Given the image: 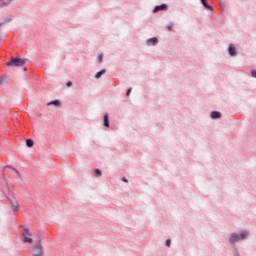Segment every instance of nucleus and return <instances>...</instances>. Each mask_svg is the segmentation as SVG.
<instances>
[{"label":"nucleus","instance_id":"obj_17","mask_svg":"<svg viewBox=\"0 0 256 256\" xmlns=\"http://www.w3.org/2000/svg\"><path fill=\"white\" fill-rule=\"evenodd\" d=\"M167 29H168V31H173V24H169V25L167 26Z\"/></svg>","mask_w":256,"mask_h":256},{"label":"nucleus","instance_id":"obj_22","mask_svg":"<svg viewBox=\"0 0 256 256\" xmlns=\"http://www.w3.org/2000/svg\"><path fill=\"white\" fill-rule=\"evenodd\" d=\"M252 77L256 79V70L252 71Z\"/></svg>","mask_w":256,"mask_h":256},{"label":"nucleus","instance_id":"obj_23","mask_svg":"<svg viewBox=\"0 0 256 256\" xmlns=\"http://www.w3.org/2000/svg\"><path fill=\"white\" fill-rule=\"evenodd\" d=\"M122 181H124V183H129V180H127V178L123 177Z\"/></svg>","mask_w":256,"mask_h":256},{"label":"nucleus","instance_id":"obj_9","mask_svg":"<svg viewBox=\"0 0 256 256\" xmlns=\"http://www.w3.org/2000/svg\"><path fill=\"white\" fill-rule=\"evenodd\" d=\"M201 3L203 5V7H205V9H207L208 11H213V6L209 5L207 3V0H201Z\"/></svg>","mask_w":256,"mask_h":256},{"label":"nucleus","instance_id":"obj_10","mask_svg":"<svg viewBox=\"0 0 256 256\" xmlns=\"http://www.w3.org/2000/svg\"><path fill=\"white\" fill-rule=\"evenodd\" d=\"M211 117H212V119H221V113L218 111H213L211 113Z\"/></svg>","mask_w":256,"mask_h":256},{"label":"nucleus","instance_id":"obj_4","mask_svg":"<svg viewBox=\"0 0 256 256\" xmlns=\"http://www.w3.org/2000/svg\"><path fill=\"white\" fill-rule=\"evenodd\" d=\"M166 9H167V5L162 4V5L156 6L153 10V13H159V11H166Z\"/></svg>","mask_w":256,"mask_h":256},{"label":"nucleus","instance_id":"obj_8","mask_svg":"<svg viewBox=\"0 0 256 256\" xmlns=\"http://www.w3.org/2000/svg\"><path fill=\"white\" fill-rule=\"evenodd\" d=\"M34 251H38V253L36 255L43 256V246L41 244H37L34 247Z\"/></svg>","mask_w":256,"mask_h":256},{"label":"nucleus","instance_id":"obj_25","mask_svg":"<svg viewBox=\"0 0 256 256\" xmlns=\"http://www.w3.org/2000/svg\"><path fill=\"white\" fill-rule=\"evenodd\" d=\"M33 256H41V255H39V254H34Z\"/></svg>","mask_w":256,"mask_h":256},{"label":"nucleus","instance_id":"obj_11","mask_svg":"<svg viewBox=\"0 0 256 256\" xmlns=\"http://www.w3.org/2000/svg\"><path fill=\"white\" fill-rule=\"evenodd\" d=\"M105 73H107L106 70H101L100 72H98V73L95 75V79H101V77H103V75H105Z\"/></svg>","mask_w":256,"mask_h":256},{"label":"nucleus","instance_id":"obj_16","mask_svg":"<svg viewBox=\"0 0 256 256\" xmlns=\"http://www.w3.org/2000/svg\"><path fill=\"white\" fill-rule=\"evenodd\" d=\"M166 247H171V239L166 240Z\"/></svg>","mask_w":256,"mask_h":256},{"label":"nucleus","instance_id":"obj_18","mask_svg":"<svg viewBox=\"0 0 256 256\" xmlns=\"http://www.w3.org/2000/svg\"><path fill=\"white\" fill-rule=\"evenodd\" d=\"M3 83H5V78L0 77V85H3Z\"/></svg>","mask_w":256,"mask_h":256},{"label":"nucleus","instance_id":"obj_2","mask_svg":"<svg viewBox=\"0 0 256 256\" xmlns=\"http://www.w3.org/2000/svg\"><path fill=\"white\" fill-rule=\"evenodd\" d=\"M31 231L28 230V228H24L22 232V241L23 243H29L30 245L33 243V238Z\"/></svg>","mask_w":256,"mask_h":256},{"label":"nucleus","instance_id":"obj_6","mask_svg":"<svg viewBox=\"0 0 256 256\" xmlns=\"http://www.w3.org/2000/svg\"><path fill=\"white\" fill-rule=\"evenodd\" d=\"M159 43V40L156 37L150 38L147 40V45L151 47V45L155 46Z\"/></svg>","mask_w":256,"mask_h":256},{"label":"nucleus","instance_id":"obj_13","mask_svg":"<svg viewBox=\"0 0 256 256\" xmlns=\"http://www.w3.org/2000/svg\"><path fill=\"white\" fill-rule=\"evenodd\" d=\"M104 126L109 127V116L107 114L104 116Z\"/></svg>","mask_w":256,"mask_h":256},{"label":"nucleus","instance_id":"obj_14","mask_svg":"<svg viewBox=\"0 0 256 256\" xmlns=\"http://www.w3.org/2000/svg\"><path fill=\"white\" fill-rule=\"evenodd\" d=\"M26 145H27V147H33V145H34L33 140L32 139H27L26 140Z\"/></svg>","mask_w":256,"mask_h":256},{"label":"nucleus","instance_id":"obj_3","mask_svg":"<svg viewBox=\"0 0 256 256\" xmlns=\"http://www.w3.org/2000/svg\"><path fill=\"white\" fill-rule=\"evenodd\" d=\"M248 235H249V233H247V232H241L240 235L239 234H232L231 237H230V243H237V241L247 239Z\"/></svg>","mask_w":256,"mask_h":256},{"label":"nucleus","instance_id":"obj_26","mask_svg":"<svg viewBox=\"0 0 256 256\" xmlns=\"http://www.w3.org/2000/svg\"><path fill=\"white\" fill-rule=\"evenodd\" d=\"M3 5H5V4H1L0 7H3Z\"/></svg>","mask_w":256,"mask_h":256},{"label":"nucleus","instance_id":"obj_24","mask_svg":"<svg viewBox=\"0 0 256 256\" xmlns=\"http://www.w3.org/2000/svg\"><path fill=\"white\" fill-rule=\"evenodd\" d=\"M1 25H5V22H3V23H0V27H1Z\"/></svg>","mask_w":256,"mask_h":256},{"label":"nucleus","instance_id":"obj_7","mask_svg":"<svg viewBox=\"0 0 256 256\" xmlns=\"http://www.w3.org/2000/svg\"><path fill=\"white\" fill-rule=\"evenodd\" d=\"M10 205L12 207V211H19V203L17 200H11Z\"/></svg>","mask_w":256,"mask_h":256},{"label":"nucleus","instance_id":"obj_12","mask_svg":"<svg viewBox=\"0 0 256 256\" xmlns=\"http://www.w3.org/2000/svg\"><path fill=\"white\" fill-rule=\"evenodd\" d=\"M47 105H55V107H59V105H61V101L54 100L52 102H49Z\"/></svg>","mask_w":256,"mask_h":256},{"label":"nucleus","instance_id":"obj_5","mask_svg":"<svg viewBox=\"0 0 256 256\" xmlns=\"http://www.w3.org/2000/svg\"><path fill=\"white\" fill-rule=\"evenodd\" d=\"M228 53L231 55V57H235L237 55V50L235 49V46L233 44H230L228 48Z\"/></svg>","mask_w":256,"mask_h":256},{"label":"nucleus","instance_id":"obj_1","mask_svg":"<svg viewBox=\"0 0 256 256\" xmlns=\"http://www.w3.org/2000/svg\"><path fill=\"white\" fill-rule=\"evenodd\" d=\"M6 65L7 67H25V65H27V60L21 58H11Z\"/></svg>","mask_w":256,"mask_h":256},{"label":"nucleus","instance_id":"obj_20","mask_svg":"<svg viewBox=\"0 0 256 256\" xmlns=\"http://www.w3.org/2000/svg\"><path fill=\"white\" fill-rule=\"evenodd\" d=\"M67 87H73V82H71V81L68 82V83H67Z\"/></svg>","mask_w":256,"mask_h":256},{"label":"nucleus","instance_id":"obj_21","mask_svg":"<svg viewBox=\"0 0 256 256\" xmlns=\"http://www.w3.org/2000/svg\"><path fill=\"white\" fill-rule=\"evenodd\" d=\"M127 97H129L131 95V88L128 89L127 93H126Z\"/></svg>","mask_w":256,"mask_h":256},{"label":"nucleus","instance_id":"obj_15","mask_svg":"<svg viewBox=\"0 0 256 256\" xmlns=\"http://www.w3.org/2000/svg\"><path fill=\"white\" fill-rule=\"evenodd\" d=\"M94 173L97 177H101V175H103V172H101L99 169H96Z\"/></svg>","mask_w":256,"mask_h":256},{"label":"nucleus","instance_id":"obj_19","mask_svg":"<svg viewBox=\"0 0 256 256\" xmlns=\"http://www.w3.org/2000/svg\"><path fill=\"white\" fill-rule=\"evenodd\" d=\"M99 61H100V63H103V54L99 55Z\"/></svg>","mask_w":256,"mask_h":256}]
</instances>
